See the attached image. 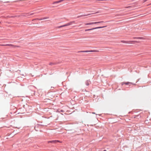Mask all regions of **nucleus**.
<instances>
[{"mask_svg": "<svg viewBox=\"0 0 151 151\" xmlns=\"http://www.w3.org/2000/svg\"><path fill=\"white\" fill-rule=\"evenodd\" d=\"M98 29V27H95V28H92V29L93 30H94V29Z\"/></svg>", "mask_w": 151, "mask_h": 151, "instance_id": "20", "label": "nucleus"}, {"mask_svg": "<svg viewBox=\"0 0 151 151\" xmlns=\"http://www.w3.org/2000/svg\"><path fill=\"white\" fill-rule=\"evenodd\" d=\"M40 125H41V126H42V125H40L39 124H37V125H36V126L34 128H35V129L36 130V131H38V130L36 129V128H37V127H38Z\"/></svg>", "mask_w": 151, "mask_h": 151, "instance_id": "7", "label": "nucleus"}, {"mask_svg": "<svg viewBox=\"0 0 151 151\" xmlns=\"http://www.w3.org/2000/svg\"><path fill=\"white\" fill-rule=\"evenodd\" d=\"M93 30L92 29V28H91V29H86L85 30V32H86V31H91V30Z\"/></svg>", "mask_w": 151, "mask_h": 151, "instance_id": "8", "label": "nucleus"}, {"mask_svg": "<svg viewBox=\"0 0 151 151\" xmlns=\"http://www.w3.org/2000/svg\"><path fill=\"white\" fill-rule=\"evenodd\" d=\"M15 17V16H11L10 17L13 18V17Z\"/></svg>", "mask_w": 151, "mask_h": 151, "instance_id": "23", "label": "nucleus"}, {"mask_svg": "<svg viewBox=\"0 0 151 151\" xmlns=\"http://www.w3.org/2000/svg\"><path fill=\"white\" fill-rule=\"evenodd\" d=\"M121 42L123 43L132 44H134L135 42H137V41H126L124 40H122L121 41Z\"/></svg>", "mask_w": 151, "mask_h": 151, "instance_id": "1", "label": "nucleus"}, {"mask_svg": "<svg viewBox=\"0 0 151 151\" xmlns=\"http://www.w3.org/2000/svg\"><path fill=\"white\" fill-rule=\"evenodd\" d=\"M100 23H102L104 22L103 21H100Z\"/></svg>", "mask_w": 151, "mask_h": 151, "instance_id": "24", "label": "nucleus"}, {"mask_svg": "<svg viewBox=\"0 0 151 151\" xmlns=\"http://www.w3.org/2000/svg\"><path fill=\"white\" fill-rule=\"evenodd\" d=\"M58 142H60V141L58 140H53L50 141L48 142V143H55Z\"/></svg>", "mask_w": 151, "mask_h": 151, "instance_id": "3", "label": "nucleus"}, {"mask_svg": "<svg viewBox=\"0 0 151 151\" xmlns=\"http://www.w3.org/2000/svg\"><path fill=\"white\" fill-rule=\"evenodd\" d=\"M56 64H57L56 63H52V62H51L49 63V65H55Z\"/></svg>", "mask_w": 151, "mask_h": 151, "instance_id": "11", "label": "nucleus"}, {"mask_svg": "<svg viewBox=\"0 0 151 151\" xmlns=\"http://www.w3.org/2000/svg\"><path fill=\"white\" fill-rule=\"evenodd\" d=\"M93 22H89V23H87L86 24V25H91L93 24Z\"/></svg>", "mask_w": 151, "mask_h": 151, "instance_id": "10", "label": "nucleus"}, {"mask_svg": "<svg viewBox=\"0 0 151 151\" xmlns=\"http://www.w3.org/2000/svg\"><path fill=\"white\" fill-rule=\"evenodd\" d=\"M35 20H42V18H36L35 19Z\"/></svg>", "mask_w": 151, "mask_h": 151, "instance_id": "12", "label": "nucleus"}, {"mask_svg": "<svg viewBox=\"0 0 151 151\" xmlns=\"http://www.w3.org/2000/svg\"><path fill=\"white\" fill-rule=\"evenodd\" d=\"M99 51L97 50H85V51H78V52H98Z\"/></svg>", "mask_w": 151, "mask_h": 151, "instance_id": "2", "label": "nucleus"}, {"mask_svg": "<svg viewBox=\"0 0 151 151\" xmlns=\"http://www.w3.org/2000/svg\"><path fill=\"white\" fill-rule=\"evenodd\" d=\"M148 0H144V2H145L146 1H147Z\"/></svg>", "mask_w": 151, "mask_h": 151, "instance_id": "26", "label": "nucleus"}, {"mask_svg": "<svg viewBox=\"0 0 151 151\" xmlns=\"http://www.w3.org/2000/svg\"><path fill=\"white\" fill-rule=\"evenodd\" d=\"M134 84V85H135V84H134V83H132L129 82H122V85H123L124 84H125L126 85H128V84Z\"/></svg>", "mask_w": 151, "mask_h": 151, "instance_id": "4", "label": "nucleus"}, {"mask_svg": "<svg viewBox=\"0 0 151 151\" xmlns=\"http://www.w3.org/2000/svg\"><path fill=\"white\" fill-rule=\"evenodd\" d=\"M74 22V21L71 22L69 23H68L65 24L63 25L64 27H65V26H67L71 25L72 24V23L73 22Z\"/></svg>", "mask_w": 151, "mask_h": 151, "instance_id": "5", "label": "nucleus"}, {"mask_svg": "<svg viewBox=\"0 0 151 151\" xmlns=\"http://www.w3.org/2000/svg\"><path fill=\"white\" fill-rule=\"evenodd\" d=\"M137 38V37H134V39H138Z\"/></svg>", "mask_w": 151, "mask_h": 151, "instance_id": "25", "label": "nucleus"}, {"mask_svg": "<svg viewBox=\"0 0 151 151\" xmlns=\"http://www.w3.org/2000/svg\"><path fill=\"white\" fill-rule=\"evenodd\" d=\"M49 18V17H44L43 18H42V20H44L46 19H47Z\"/></svg>", "mask_w": 151, "mask_h": 151, "instance_id": "15", "label": "nucleus"}, {"mask_svg": "<svg viewBox=\"0 0 151 151\" xmlns=\"http://www.w3.org/2000/svg\"><path fill=\"white\" fill-rule=\"evenodd\" d=\"M5 45L6 46H10L12 45L11 44H7Z\"/></svg>", "mask_w": 151, "mask_h": 151, "instance_id": "17", "label": "nucleus"}, {"mask_svg": "<svg viewBox=\"0 0 151 151\" xmlns=\"http://www.w3.org/2000/svg\"><path fill=\"white\" fill-rule=\"evenodd\" d=\"M129 6H128V7H127V8H129Z\"/></svg>", "mask_w": 151, "mask_h": 151, "instance_id": "34", "label": "nucleus"}, {"mask_svg": "<svg viewBox=\"0 0 151 151\" xmlns=\"http://www.w3.org/2000/svg\"><path fill=\"white\" fill-rule=\"evenodd\" d=\"M61 112H63V110H61Z\"/></svg>", "mask_w": 151, "mask_h": 151, "instance_id": "32", "label": "nucleus"}, {"mask_svg": "<svg viewBox=\"0 0 151 151\" xmlns=\"http://www.w3.org/2000/svg\"><path fill=\"white\" fill-rule=\"evenodd\" d=\"M93 24H97V22H93Z\"/></svg>", "mask_w": 151, "mask_h": 151, "instance_id": "22", "label": "nucleus"}, {"mask_svg": "<svg viewBox=\"0 0 151 151\" xmlns=\"http://www.w3.org/2000/svg\"><path fill=\"white\" fill-rule=\"evenodd\" d=\"M97 24L98 23H100V22H97Z\"/></svg>", "mask_w": 151, "mask_h": 151, "instance_id": "27", "label": "nucleus"}, {"mask_svg": "<svg viewBox=\"0 0 151 151\" xmlns=\"http://www.w3.org/2000/svg\"><path fill=\"white\" fill-rule=\"evenodd\" d=\"M107 27V26H102V27H98V29L102 28H104V27Z\"/></svg>", "mask_w": 151, "mask_h": 151, "instance_id": "9", "label": "nucleus"}, {"mask_svg": "<svg viewBox=\"0 0 151 151\" xmlns=\"http://www.w3.org/2000/svg\"><path fill=\"white\" fill-rule=\"evenodd\" d=\"M35 14V13H30V14L29 15H29H33V14Z\"/></svg>", "mask_w": 151, "mask_h": 151, "instance_id": "19", "label": "nucleus"}, {"mask_svg": "<svg viewBox=\"0 0 151 151\" xmlns=\"http://www.w3.org/2000/svg\"><path fill=\"white\" fill-rule=\"evenodd\" d=\"M90 33L91 34H94V33Z\"/></svg>", "mask_w": 151, "mask_h": 151, "instance_id": "30", "label": "nucleus"}, {"mask_svg": "<svg viewBox=\"0 0 151 151\" xmlns=\"http://www.w3.org/2000/svg\"><path fill=\"white\" fill-rule=\"evenodd\" d=\"M86 15H80L79 16H78V18H79V17H83V16H86Z\"/></svg>", "mask_w": 151, "mask_h": 151, "instance_id": "13", "label": "nucleus"}, {"mask_svg": "<svg viewBox=\"0 0 151 151\" xmlns=\"http://www.w3.org/2000/svg\"><path fill=\"white\" fill-rule=\"evenodd\" d=\"M99 13V12H97L96 13Z\"/></svg>", "mask_w": 151, "mask_h": 151, "instance_id": "29", "label": "nucleus"}, {"mask_svg": "<svg viewBox=\"0 0 151 151\" xmlns=\"http://www.w3.org/2000/svg\"><path fill=\"white\" fill-rule=\"evenodd\" d=\"M64 27V26H63V25H61V26H59L58 27V28H61V27Z\"/></svg>", "mask_w": 151, "mask_h": 151, "instance_id": "18", "label": "nucleus"}, {"mask_svg": "<svg viewBox=\"0 0 151 151\" xmlns=\"http://www.w3.org/2000/svg\"><path fill=\"white\" fill-rule=\"evenodd\" d=\"M137 39H142L143 38V37H137Z\"/></svg>", "mask_w": 151, "mask_h": 151, "instance_id": "21", "label": "nucleus"}, {"mask_svg": "<svg viewBox=\"0 0 151 151\" xmlns=\"http://www.w3.org/2000/svg\"><path fill=\"white\" fill-rule=\"evenodd\" d=\"M92 114H95V113L94 112H92Z\"/></svg>", "mask_w": 151, "mask_h": 151, "instance_id": "28", "label": "nucleus"}, {"mask_svg": "<svg viewBox=\"0 0 151 151\" xmlns=\"http://www.w3.org/2000/svg\"><path fill=\"white\" fill-rule=\"evenodd\" d=\"M28 13L24 14L23 15V16L24 17L27 16H29V15H28Z\"/></svg>", "mask_w": 151, "mask_h": 151, "instance_id": "16", "label": "nucleus"}, {"mask_svg": "<svg viewBox=\"0 0 151 151\" xmlns=\"http://www.w3.org/2000/svg\"><path fill=\"white\" fill-rule=\"evenodd\" d=\"M103 151H106V150H103Z\"/></svg>", "mask_w": 151, "mask_h": 151, "instance_id": "31", "label": "nucleus"}, {"mask_svg": "<svg viewBox=\"0 0 151 151\" xmlns=\"http://www.w3.org/2000/svg\"><path fill=\"white\" fill-rule=\"evenodd\" d=\"M1 23V22L0 21V23Z\"/></svg>", "mask_w": 151, "mask_h": 151, "instance_id": "35", "label": "nucleus"}, {"mask_svg": "<svg viewBox=\"0 0 151 151\" xmlns=\"http://www.w3.org/2000/svg\"><path fill=\"white\" fill-rule=\"evenodd\" d=\"M98 151H101V150H99Z\"/></svg>", "mask_w": 151, "mask_h": 151, "instance_id": "33", "label": "nucleus"}, {"mask_svg": "<svg viewBox=\"0 0 151 151\" xmlns=\"http://www.w3.org/2000/svg\"><path fill=\"white\" fill-rule=\"evenodd\" d=\"M140 117H141V116H140V115L139 114V115H137L135 116L134 118H137V117H139L140 118Z\"/></svg>", "mask_w": 151, "mask_h": 151, "instance_id": "14", "label": "nucleus"}, {"mask_svg": "<svg viewBox=\"0 0 151 151\" xmlns=\"http://www.w3.org/2000/svg\"><path fill=\"white\" fill-rule=\"evenodd\" d=\"M91 83V81L89 80H88L85 82V84L87 86H88Z\"/></svg>", "mask_w": 151, "mask_h": 151, "instance_id": "6", "label": "nucleus"}]
</instances>
